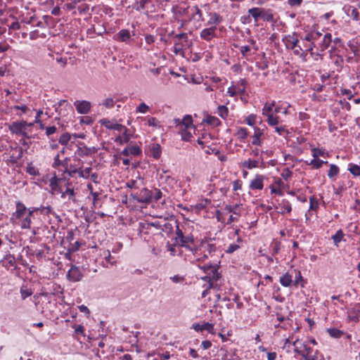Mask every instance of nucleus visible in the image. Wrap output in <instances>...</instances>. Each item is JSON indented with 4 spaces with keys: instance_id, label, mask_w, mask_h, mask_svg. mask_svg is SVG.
Here are the masks:
<instances>
[{
    "instance_id": "obj_20",
    "label": "nucleus",
    "mask_w": 360,
    "mask_h": 360,
    "mask_svg": "<svg viewBox=\"0 0 360 360\" xmlns=\"http://www.w3.org/2000/svg\"><path fill=\"white\" fill-rule=\"evenodd\" d=\"M281 121L280 120L279 124H276V125L272 126L274 127L275 131L281 136H283L285 134H288V130L285 125H281Z\"/></svg>"
},
{
    "instance_id": "obj_59",
    "label": "nucleus",
    "mask_w": 360,
    "mask_h": 360,
    "mask_svg": "<svg viewBox=\"0 0 360 360\" xmlns=\"http://www.w3.org/2000/svg\"><path fill=\"white\" fill-rule=\"evenodd\" d=\"M51 13L55 15H58L60 13V8L58 6L55 7L52 11Z\"/></svg>"
},
{
    "instance_id": "obj_31",
    "label": "nucleus",
    "mask_w": 360,
    "mask_h": 360,
    "mask_svg": "<svg viewBox=\"0 0 360 360\" xmlns=\"http://www.w3.org/2000/svg\"><path fill=\"white\" fill-rule=\"evenodd\" d=\"M167 250L169 252L170 256H175L177 254V250L175 245L167 243L166 245Z\"/></svg>"
},
{
    "instance_id": "obj_3",
    "label": "nucleus",
    "mask_w": 360,
    "mask_h": 360,
    "mask_svg": "<svg viewBox=\"0 0 360 360\" xmlns=\"http://www.w3.org/2000/svg\"><path fill=\"white\" fill-rule=\"evenodd\" d=\"M274 103H265L262 108V115L266 117V122L269 126H274L280 123L278 115L272 112Z\"/></svg>"
},
{
    "instance_id": "obj_28",
    "label": "nucleus",
    "mask_w": 360,
    "mask_h": 360,
    "mask_svg": "<svg viewBox=\"0 0 360 360\" xmlns=\"http://www.w3.org/2000/svg\"><path fill=\"white\" fill-rule=\"evenodd\" d=\"M347 13L349 16H351L354 20H357L359 19V12L354 8H348L347 10Z\"/></svg>"
},
{
    "instance_id": "obj_57",
    "label": "nucleus",
    "mask_w": 360,
    "mask_h": 360,
    "mask_svg": "<svg viewBox=\"0 0 360 360\" xmlns=\"http://www.w3.org/2000/svg\"><path fill=\"white\" fill-rule=\"evenodd\" d=\"M302 0H288V3L291 6H298L301 4Z\"/></svg>"
},
{
    "instance_id": "obj_51",
    "label": "nucleus",
    "mask_w": 360,
    "mask_h": 360,
    "mask_svg": "<svg viewBox=\"0 0 360 360\" xmlns=\"http://www.w3.org/2000/svg\"><path fill=\"white\" fill-rule=\"evenodd\" d=\"M32 295V292L28 290H21V295L23 299L30 296Z\"/></svg>"
},
{
    "instance_id": "obj_24",
    "label": "nucleus",
    "mask_w": 360,
    "mask_h": 360,
    "mask_svg": "<svg viewBox=\"0 0 360 360\" xmlns=\"http://www.w3.org/2000/svg\"><path fill=\"white\" fill-rule=\"evenodd\" d=\"M257 122V116L254 114H250L245 118V122L249 126L253 127Z\"/></svg>"
},
{
    "instance_id": "obj_49",
    "label": "nucleus",
    "mask_w": 360,
    "mask_h": 360,
    "mask_svg": "<svg viewBox=\"0 0 360 360\" xmlns=\"http://www.w3.org/2000/svg\"><path fill=\"white\" fill-rule=\"evenodd\" d=\"M201 346L204 349H207L212 346V343L209 340H204L202 342Z\"/></svg>"
},
{
    "instance_id": "obj_61",
    "label": "nucleus",
    "mask_w": 360,
    "mask_h": 360,
    "mask_svg": "<svg viewBox=\"0 0 360 360\" xmlns=\"http://www.w3.org/2000/svg\"><path fill=\"white\" fill-rule=\"evenodd\" d=\"M249 51L250 48L247 46L241 47V52L243 53V54H245Z\"/></svg>"
},
{
    "instance_id": "obj_35",
    "label": "nucleus",
    "mask_w": 360,
    "mask_h": 360,
    "mask_svg": "<svg viewBox=\"0 0 360 360\" xmlns=\"http://www.w3.org/2000/svg\"><path fill=\"white\" fill-rule=\"evenodd\" d=\"M60 184V181H58V180H54V181H51V190L53 193H58L61 192L60 190H59L58 188V185Z\"/></svg>"
},
{
    "instance_id": "obj_39",
    "label": "nucleus",
    "mask_w": 360,
    "mask_h": 360,
    "mask_svg": "<svg viewBox=\"0 0 360 360\" xmlns=\"http://www.w3.org/2000/svg\"><path fill=\"white\" fill-rule=\"evenodd\" d=\"M237 136L240 139H244L248 136V131L245 128H240L237 131Z\"/></svg>"
},
{
    "instance_id": "obj_63",
    "label": "nucleus",
    "mask_w": 360,
    "mask_h": 360,
    "mask_svg": "<svg viewBox=\"0 0 360 360\" xmlns=\"http://www.w3.org/2000/svg\"><path fill=\"white\" fill-rule=\"evenodd\" d=\"M90 177H91V179L94 182H95V183H96V182H97V175H96V174H91L90 175Z\"/></svg>"
},
{
    "instance_id": "obj_54",
    "label": "nucleus",
    "mask_w": 360,
    "mask_h": 360,
    "mask_svg": "<svg viewBox=\"0 0 360 360\" xmlns=\"http://www.w3.org/2000/svg\"><path fill=\"white\" fill-rule=\"evenodd\" d=\"M123 129L124 131L122 137H123L124 142H127L129 140V134L127 133V129L125 127Z\"/></svg>"
},
{
    "instance_id": "obj_23",
    "label": "nucleus",
    "mask_w": 360,
    "mask_h": 360,
    "mask_svg": "<svg viewBox=\"0 0 360 360\" xmlns=\"http://www.w3.org/2000/svg\"><path fill=\"white\" fill-rule=\"evenodd\" d=\"M74 138H76L77 136L76 134L72 135ZM72 136L70 134L65 133L60 136L59 139V143L63 145H65L68 143V141L71 139Z\"/></svg>"
},
{
    "instance_id": "obj_27",
    "label": "nucleus",
    "mask_w": 360,
    "mask_h": 360,
    "mask_svg": "<svg viewBox=\"0 0 360 360\" xmlns=\"http://www.w3.org/2000/svg\"><path fill=\"white\" fill-rule=\"evenodd\" d=\"M339 173V168L335 165H331L330 167V169L328 171V177L332 179L335 176H336Z\"/></svg>"
},
{
    "instance_id": "obj_11",
    "label": "nucleus",
    "mask_w": 360,
    "mask_h": 360,
    "mask_svg": "<svg viewBox=\"0 0 360 360\" xmlns=\"http://www.w3.org/2000/svg\"><path fill=\"white\" fill-rule=\"evenodd\" d=\"M264 134V129L258 127L254 128V134L252 136V144L256 146H260L262 143L261 137Z\"/></svg>"
},
{
    "instance_id": "obj_41",
    "label": "nucleus",
    "mask_w": 360,
    "mask_h": 360,
    "mask_svg": "<svg viewBox=\"0 0 360 360\" xmlns=\"http://www.w3.org/2000/svg\"><path fill=\"white\" fill-rule=\"evenodd\" d=\"M249 13L257 20L261 15V11L258 8H253L249 10Z\"/></svg>"
},
{
    "instance_id": "obj_48",
    "label": "nucleus",
    "mask_w": 360,
    "mask_h": 360,
    "mask_svg": "<svg viewBox=\"0 0 360 360\" xmlns=\"http://www.w3.org/2000/svg\"><path fill=\"white\" fill-rule=\"evenodd\" d=\"M291 211V206L289 203H284L283 207H281V212H290Z\"/></svg>"
},
{
    "instance_id": "obj_52",
    "label": "nucleus",
    "mask_w": 360,
    "mask_h": 360,
    "mask_svg": "<svg viewBox=\"0 0 360 360\" xmlns=\"http://www.w3.org/2000/svg\"><path fill=\"white\" fill-rule=\"evenodd\" d=\"M56 128L55 127H47L46 129V133L47 136H49L51 134H53L56 132Z\"/></svg>"
},
{
    "instance_id": "obj_64",
    "label": "nucleus",
    "mask_w": 360,
    "mask_h": 360,
    "mask_svg": "<svg viewBox=\"0 0 360 360\" xmlns=\"http://www.w3.org/2000/svg\"><path fill=\"white\" fill-rule=\"evenodd\" d=\"M83 330H84V328H83V326H78L76 328V329H75V331H76L77 333H83Z\"/></svg>"
},
{
    "instance_id": "obj_46",
    "label": "nucleus",
    "mask_w": 360,
    "mask_h": 360,
    "mask_svg": "<svg viewBox=\"0 0 360 360\" xmlns=\"http://www.w3.org/2000/svg\"><path fill=\"white\" fill-rule=\"evenodd\" d=\"M120 37L122 41H125L129 38V33L126 30H122L120 32Z\"/></svg>"
},
{
    "instance_id": "obj_47",
    "label": "nucleus",
    "mask_w": 360,
    "mask_h": 360,
    "mask_svg": "<svg viewBox=\"0 0 360 360\" xmlns=\"http://www.w3.org/2000/svg\"><path fill=\"white\" fill-rule=\"evenodd\" d=\"M239 248V245H236V244H231L227 250H226V252L227 253H232L234 251H236V250H238Z\"/></svg>"
},
{
    "instance_id": "obj_13",
    "label": "nucleus",
    "mask_w": 360,
    "mask_h": 360,
    "mask_svg": "<svg viewBox=\"0 0 360 360\" xmlns=\"http://www.w3.org/2000/svg\"><path fill=\"white\" fill-rule=\"evenodd\" d=\"M214 27L204 29L200 33V37L205 40H210L214 35Z\"/></svg>"
},
{
    "instance_id": "obj_56",
    "label": "nucleus",
    "mask_w": 360,
    "mask_h": 360,
    "mask_svg": "<svg viewBox=\"0 0 360 360\" xmlns=\"http://www.w3.org/2000/svg\"><path fill=\"white\" fill-rule=\"evenodd\" d=\"M241 188V184L239 181H235L233 182V190L237 191Z\"/></svg>"
},
{
    "instance_id": "obj_29",
    "label": "nucleus",
    "mask_w": 360,
    "mask_h": 360,
    "mask_svg": "<svg viewBox=\"0 0 360 360\" xmlns=\"http://www.w3.org/2000/svg\"><path fill=\"white\" fill-rule=\"evenodd\" d=\"M326 162H327V161L320 160L318 159V158H314V159L310 162L309 165H311L314 168H319L321 167V165L323 163H326Z\"/></svg>"
},
{
    "instance_id": "obj_5",
    "label": "nucleus",
    "mask_w": 360,
    "mask_h": 360,
    "mask_svg": "<svg viewBox=\"0 0 360 360\" xmlns=\"http://www.w3.org/2000/svg\"><path fill=\"white\" fill-rule=\"evenodd\" d=\"M8 128L13 134L27 136V122H13L9 125Z\"/></svg>"
},
{
    "instance_id": "obj_37",
    "label": "nucleus",
    "mask_w": 360,
    "mask_h": 360,
    "mask_svg": "<svg viewBox=\"0 0 360 360\" xmlns=\"http://www.w3.org/2000/svg\"><path fill=\"white\" fill-rule=\"evenodd\" d=\"M32 212L30 211L29 214H28V217H26L22 221V225H21L22 229H29L30 227V219L29 217L32 215Z\"/></svg>"
},
{
    "instance_id": "obj_44",
    "label": "nucleus",
    "mask_w": 360,
    "mask_h": 360,
    "mask_svg": "<svg viewBox=\"0 0 360 360\" xmlns=\"http://www.w3.org/2000/svg\"><path fill=\"white\" fill-rule=\"evenodd\" d=\"M184 240V247H188L189 243H192L193 242V238L192 236H184L183 238Z\"/></svg>"
},
{
    "instance_id": "obj_33",
    "label": "nucleus",
    "mask_w": 360,
    "mask_h": 360,
    "mask_svg": "<svg viewBox=\"0 0 360 360\" xmlns=\"http://www.w3.org/2000/svg\"><path fill=\"white\" fill-rule=\"evenodd\" d=\"M312 351L309 353L304 354V360H319L318 352L316 351L314 354H311Z\"/></svg>"
},
{
    "instance_id": "obj_1",
    "label": "nucleus",
    "mask_w": 360,
    "mask_h": 360,
    "mask_svg": "<svg viewBox=\"0 0 360 360\" xmlns=\"http://www.w3.org/2000/svg\"><path fill=\"white\" fill-rule=\"evenodd\" d=\"M290 345L294 347V352L302 357L304 354L311 352V349L309 347L307 342H303L298 338L290 337L285 340L283 347L289 349Z\"/></svg>"
},
{
    "instance_id": "obj_16",
    "label": "nucleus",
    "mask_w": 360,
    "mask_h": 360,
    "mask_svg": "<svg viewBox=\"0 0 360 360\" xmlns=\"http://www.w3.org/2000/svg\"><path fill=\"white\" fill-rule=\"evenodd\" d=\"M250 188L252 189H262L263 188V179L262 177L257 176L250 182Z\"/></svg>"
},
{
    "instance_id": "obj_32",
    "label": "nucleus",
    "mask_w": 360,
    "mask_h": 360,
    "mask_svg": "<svg viewBox=\"0 0 360 360\" xmlns=\"http://www.w3.org/2000/svg\"><path fill=\"white\" fill-rule=\"evenodd\" d=\"M149 110V107L144 103H141L139 105V106L136 108V112L145 114Z\"/></svg>"
},
{
    "instance_id": "obj_22",
    "label": "nucleus",
    "mask_w": 360,
    "mask_h": 360,
    "mask_svg": "<svg viewBox=\"0 0 360 360\" xmlns=\"http://www.w3.org/2000/svg\"><path fill=\"white\" fill-rule=\"evenodd\" d=\"M184 236L182 233V231L179 229V227H177L176 230V236H175V238H174V240H175V243L180 245V246H183L184 245V240H183V238H184Z\"/></svg>"
},
{
    "instance_id": "obj_58",
    "label": "nucleus",
    "mask_w": 360,
    "mask_h": 360,
    "mask_svg": "<svg viewBox=\"0 0 360 360\" xmlns=\"http://www.w3.org/2000/svg\"><path fill=\"white\" fill-rule=\"evenodd\" d=\"M41 114H42V112L41 110L37 111V116H36L35 121H34L35 123L41 122L40 116Z\"/></svg>"
},
{
    "instance_id": "obj_38",
    "label": "nucleus",
    "mask_w": 360,
    "mask_h": 360,
    "mask_svg": "<svg viewBox=\"0 0 360 360\" xmlns=\"http://www.w3.org/2000/svg\"><path fill=\"white\" fill-rule=\"evenodd\" d=\"M349 171L354 176H360V167L356 165H351Z\"/></svg>"
},
{
    "instance_id": "obj_19",
    "label": "nucleus",
    "mask_w": 360,
    "mask_h": 360,
    "mask_svg": "<svg viewBox=\"0 0 360 360\" xmlns=\"http://www.w3.org/2000/svg\"><path fill=\"white\" fill-rule=\"evenodd\" d=\"M345 234L342 230H338L335 235L332 236L334 245L337 247L339 246V243L344 240Z\"/></svg>"
},
{
    "instance_id": "obj_4",
    "label": "nucleus",
    "mask_w": 360,
    "mask_h": 360,
    "mask_svg": "<svg viewBox=\"0 0 360 360\" xmlns=\"http://www.w3.org/2000/svg\"><path fill=\"white\" fill-rule=\"evenodd\" d=\"M215 248L213 244L210 243L207 238L201 240L200 244L196 245L194 248V254L198 257L200 255V252L203 253V258L207 257L206 252L211 253L214 251Z\"/></svg>"
},
{
    "instance_id": "obj_21",
    "label": "nucleus",
    "mask_w": 360,
    "mask_h": 360,
    "mask_svg": "<svg viewBox=\"0 0 360 360\" xmlns=\"http://www.w3.org/2000/svg\"><path fill=\"white\" fill-rule=\"evenodd\" d=\"M244 91H245V88L243 86L240 87V86H232L228 89V94L231 96H233L236 94L243 93Z\"/></svg>"
},
{
    "instance_id": "obj_25",
    "label": "nucleus",
    "mask_w": 360,
    "mask_h": 360,
    "mask_svg": "<svg viewBox=\"0 0 360 360\" xmlns=\"http://www.w3.org/2000/svg\"><path fill=\"white\" fill-rule=\"evenodd\" d=\"M243 165L244 167H246V168L250 169H252L255 167H257L258 165H259V162L249 159L248 160H245Z\"/></svg>"
},
{
    "instance_id": "obj_40",
    "label": "nucleus",
    "mask_w": 360,
    "mask_h": 360,
    "mask_svg": "<svg viewBox=\"0 0 360 360\" xmlns=\"http://www.w3.org/2000/svg\"><path fill=\"white\" fill-rule=\"evenodd\" d=\"M74 195V191L72 189L68 188L65 192L62 193L61 197L63 198H68V199H72Z\"/></svg>"
},
{
    "instance_id": "obj_30",
    "label": "nucleus",
    "mask_w": 360,
    "mask_h": 360,
    "mask_svg": "<svg viewBox=\"0 0 360 360\" xmlns=\"http://www.w3.org/2000/svg\"><path fill=\"white\" fill-rule=\"evenodd\" d=\"M147 122L149 126L153 127L154 128H160V127L159 121L155 117L148 118Z\"/></svg>"
},
{
    "instance_id": "obj_45",
    "label": "nucleus",
    "mask_w": 360,
    "mask_h": 360,
    "mask_svg": "<svg viewBox=\"0 0 360 360\" xmlns=\"http://www.w3.org/2000/svg\"><path fill=\"white\" fill-rule=\"evenodd\" d=\"M324 155H325V153L321 150L316 149V148H314L312 150V155L315 158H319V156H323Z\"/></svg>"
},
{
    "instance_id": "obj_34",
    "label": "nucleus",
    "mask_w": 360,
    "mask_h": 360,
    "mask_svg": "<svg viewBox=\"0 0 360 360\" xmlns=\"http://www.w3.org/2000/svg\"><path fill=\"white\" fill-rule=\"evenodd\" d=\"M91 169L90 167H87L84 169H79L77 172L81 177L88 178L91 175Z\"/></svg>"
},
{
    "instance_id": "obj_8",
    "label": "nucleus",
    "mask_w": 360,
    "mask_h": 360,
    "mask_svg": "<svg viewBox=\"0 0 360 360\" xmlns=\"http://www.w3.org/2000/svg\"><path fill=\"white\" fill-rule=\"evenodd\" d=\"M100 122L102 125L105 126L107 129H115L119 131H122L124 128V127L120 124L113 122L105 119L101 120Z\"/></svg>"
},
{
    "instance_id": "obj_9",
    "label": "nucleus",
    "mask_w": 360,
    "mask_h": 360,
    "mask_svg": "<svg viewBox=\"0 0 360 360\" xmlns=\"http://www.w3.org/2000/svg\"><path fill=\"white\" fill-rule=\"evenodd\" d=\"M67 276L70 281L76 282L81 279L82 274L78 268L72 266L68 271Z\"/></svg>"
},
{
    "instance_id": "obj_42",
    "label": "nucleus",
    "mask_w": 360,
    "mask_h": 360,
    "mask_svg": "<svg viewBox=\"0 0 360 360\" xmlns=\"http://www.w3.org/2000/svg\"><path fill=\"white\" fill-rule=\"evenodd\" d=\"M114 103V100L112 98H107L103 102V105L106 108H112Z\"/></svg>"
},
{
    "instance_id": "obj_15",
    "label": "nucleus",
    "mask_w": 360,
    "mask_h": 360,
    "mask_svg": "<svg viewBox=\"0 0 360 360\" xmlns=\"http://www.w3.org/2000/svg\"><path fill=\"white\" fill-rule=\"evenodd\" d=\"M150 153L151 155L158 159L161 156V148L159 144L153 143L150 146Z\"/></svg>"
},
{
    "instance_id": "obj_60",
    "label": "nucleus",
    "mask_w": 360,
    "mask_h": 360,
    "mask_svg": "<svg viewBox=\"0 0 360 360\" xmlns=\"http://www.w3.org/2000/svg\"><path fill=\"white\" fill-rule=\"evenodd\" d=\"M276 356V353H274V352L269 353L268 354V360H275Z\"/></svg>"
},
{
    "instance_id": "obj_55",
    "label": "nucleus",
    "mask_w": 360,
    "mask_h": 360,
    "mask_svg": "<svg viewBox=\"0 0 360 360\" xmlns=\"http://www.w3.org/2000/svg\"><path fill=\"white\" fill-rule=\"evenodd\" d=\"M79 309L81 312H84L85 314H86L87 315L89 314V309L84 306V305H81L79 307Z\"/></svg>"
},
{
    "instance_id": "obj_17",
    "label": "nucleus",
    "mask_w": 360,
    "mask_h": 360,
    "mask_svg": "<svg viewBox=\"0 0 360 360\" xmlns=\"http://www.w3.org/2000/svg\"><path fill=\"white\" fill-rule=\"evenodd\" d=\"M280 283L284 287H289L292 283V276L288 273H285L280 278Z\"/></svg>"
},
{
    "instance_id": "obj_43",
    "label": "nucleus",
    "mask_w": 360,
    "mask_h": 360,
    "mask_svg": "<svg viewBox=\"0 0 360 360\" xmlns=\"http://www.w3.org/2000/svg\"><path fill=\"white\" fill-rule=\"evenodd\" d=\"M205 121L210 124H212V125H217L219 124V120L217 117H211V116H209L207 117V119L205 120Z\"/></svg>"
},
{
    "instance_id": "obj_50",
    "label": "nucleus",
    "mask_w": 360,
    "mask_h": 360,
    "mask_svg": "<svg viewBox=\"0 0 360 360\" xmlns=\"http://www.w3.org/2000/svg\"><path fill=\"white\" fill-rule=\"evenodd\" d=\"M27 172H29L30 174L32 175H36L37 174V170L35 169V168L31 165H29L27 167Z\"/></svg>"
},
{
    "instance_id": "obj_10",
    "label": "nucleus",
    "mask_w": 360,
    "mask_h": 360,
    "mask_svg": "<svg viewBox=\"0 0 360 360\" xmlns=\"http://www.w3.org/2000/svg\"><path fill=\"white\" fill-rule=\"evenodd\" d=\"M200 268L203 269L205 273H207L210 278L214 279H217L218 278L217 269L215 265L205 264L200 266Z\"/></svg>"
},
{
    "instance_id": "obj_6",
    "label": "nucleus",
    "mask_w": 360,
    "mask_h": 360,
    "mask_svg": "<svg viewBox=\"0 0 360 360\" xmlns=\"http://www.w3.org/2000/svg\"><path fill=\"white\" fill-rule=\"evenodd\" d=\"M192 328H193L196 332H202L203 330H206L212 335L215 334L214 324L209 322H205L202 324L195 323L193 325Z\"/></svg>"
},
{
    "instance_id": "obj_18",
    "label": "nucleus",
    "mask_w": 360,
    "mask_h": 360,
    "mask_svg": "<svg viewBox=\"0 0 360 360\" xmlns=\"http://www.w3.org/2000/svg\"><path fill=\"white\" fill-rule=\"evenodd\" d=\"M152 198L150 192L147 189H143L140 193V198L139 200L143 202H148Z\"/></svg>"
},
{
    "instance_id": "obj_62",
    "label": "nucleus",
    "mask_w": 360,
    "mask_h": 360,
    "mask_svg": "<svg viewBox=\"0 0 360 360\" xmlns=\"http://www.w3.org/2000/svg\"><path fill=\"white\" fill-rule=\"evenodd\" d=\"M161 195H162L161 192L160 191H157L154 198L156 200H158L161 198Z\"/></svg>"
},
{
    "instance_id": "obj_2",
    "label": "nucleus",
    "mask_w": 360,
    "mask_h": 360,
    "mask_svg": "<svg viewBox=\"0 0 360 360\" xmlns=\"http://www.w3.org/2000/svg\"><path fill=\"white\" fill-rule=\"evenodd\" d=\"M178 125L181 132L182 139L185 141H188L195 132L191 115L184 116Z\"/></svg>"
},
{
    "instance_id": "obj_7",
    "label": "nucleus",
    "mask_w": 360,
    "mask_h": 360,
    "mask_svg": "<svg viewBox=\"0 0 360 360\" xmlns=\"http://www.w3.org/2000/svg\"><path fill=\"white\" fill-rule=\"evenodd\" d=\"M77 111L80 114H87L91 109V103L86 101H77L74 103Z\"/></svg>"
},
{
    "instance_id": "obj_14",
    "label": "nucleus",
    "mask_w": 360,
    "mask_h": 360,
    "mask_svg": "<svg viewBox=\"0 0 360 360\" xmlns=\"http://www.w3.org/2000/svg\"><path fill=\"white\" fill-rule=\"evenodd\" d=\"M26 211L27 209L25 206L23 204L18 202L16 206V211L13 214V217L16 219H20L25 214Z\"/></svg>"
},
{
    "instance_id": "obj_36",
    "label": "nucleus",
    "mask_w": 360,
    "mask_h": 360,
    "mask_svg": "<svg viewBox=\"0 0 360 360\" xmlns=\"http://www.w3.org/2000/svg\"><path fill=\"white\" fill-rule=\"evenodd\" d=\"M218 113L222 118H225L228 115V108L224 105L218 108Z\"/></svg>"
},
{
    "instance_id": "obj_12",
    "label": "nucleus",
    "mask_w": 360,
    "mask_h": 360,
    "mask_svg": "<svg viewBox=\"0 0 360 360\" xmlns=\"http://www.w3.org/2000/svg\"><path fill=\"white\" fill-rule=\"evenodd\" d=\"M141 153V150L139 147H138L137 146H132L124 149L123 151L122 152V154L126 156L130 155L136 156L140 155Z\"/></svg>"
},
{
    "instance_id": "obj_53",
    "label": "nucleus",
    "mask_w": 360,
    "mask_h": 360,
    "mask_svg": "<svg viewBox=\"0 0 360 360\" xmlns=\"http://www.w3.org/2000/svg\"><path fill=\"white\" fill-rule=\"evenodd\" d=\"M170 278L174 283H180L183 281V278L178 275H175V276L171 277Z\"/></svg>"
},
{
    "instance_id": "obj_26",
    "label": "nucleus",
    "mask_w": 360,
    "mask_h": 360,
    "mask_svg": "<svg viewBox=\"0 0 360 360\" xmlns=\"http://www.w3.org/2000/svg\"><path fill=\"white\" fill-rule=\"evenodd\" d=\"M327 332L332 338H340L343 334L342 331L336 328H328L327 329Z\"/></svg>"
}]
</instances>
